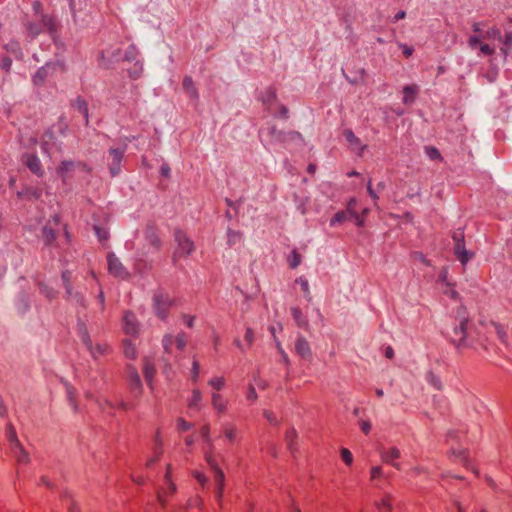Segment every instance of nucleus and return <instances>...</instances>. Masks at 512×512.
I'll use <instances>...</instances> for the list:
<instances>
[{"mask_svg": "<svg viewBox=\"0 0 512 512\" xmlns=\"http://www.w3.org/2000/svg\"><path fill=\"white\" fill-rule=\"evenodd\" d=\"M174 343V338L171 334H166L163 337L162 345L166 353H171V347Z\"/></svg>", "mask_w": 512, "mask_h": 512, "instance_id": "obj_47", "label": "nucleus"}, {"mask_svg": "<svg viewBox=\"0 0 512 512\" xmlns=\"http://www.w3.org/2000/svg\"><path fill=\"white\" fill-rule=\"evenodd\" d=\"M5 50L12 55H14L15 58L20 59L23 56L22 50L20 48V45L17 41H10L4 46Z\"/></svg>", "mask_w": 512, "mask_h": 512, "instance_id": "obj_32", "label": "nucleus"}, {"mask_svg": "<svg viewBox=\"0 0 512 512\" xmlns=\"http://www.w3.org/2000/svg\"><path fill=\"white\" fill-rule=\"evenodd\" d=\"M417 86L416 85H407L403 88V103L404 104H411L414 102L415 95L417 93Z\"/></svg>", "mask_w": 512, "mask_h": 512, "instance_id": "obj_29", "label": "nucleus"}, {"mask_svg": "<svg viewBox=\"0 0 512 512\" xmlns=\"http://www.w3.org/2000/svg\"><path fill=\"white\" fill-rule=\"evenodd\" d=\"M211 404L213 408L219 412L223 413L226 410V404L227 402L224 400V398L217 392H213L211 395Z\"/></svg>", "mask_w": 512, "mask_h": 512, "instance_id": "obj_27", "label": "nucleus"}, {"mask_svg": "<svg viewBox=\"0 0 512 512\" xmlns=\"http://www.w3.org/2000/svg\"><path fill=\"white\" fill-rule=\"evenodd\" d=\"M297 438V432L294 428H291L286 432L285 440L290 450H293L294 442Z\"/></svg>", "mask_w": 512, "mask_h": 512, "instance_id": "obj_41", "label": "nucleus"}, {"mask_svg": "<svg viewBox=\"0 0 512 512\" xmlns=\"http://www.w3.org/2000/svg\"><path fill=\"white\" fill-rule=\"evenodd\" d=\"M224 436L229 442H234L238 435V430L235 426H225L224 427Z\"/></svg>", "mask_w": 512, "mask_h": 512, "instance_id": "obj_37", "label": "nucleus"}, {"mask_svg": "<svg viewBox=\"0 0 512 512\" xmlns=\"http://www.w3.org/2000/svg\"><path fill=\"white\" fill-rule=\"evenodd\" d=\"M350 215H349V212H347L346 210L345 211H339L335 214V216L331 219L330 221V225L331 226H334L336 224H342L344 223L346 220L350 219Z\"/></svg>", "mask_w": 512, "mask_h": 512, "instance_id": "obj_36", "label": "nucleus"}, {"mask_svg": "<svg viewBox=\"0 0 512 512\" xmlns=\"http://www.w3.org/2000/svg\"><path fill=\"white\" fill-rule=\"evenodd\" d=\"M356 204H357V201L355 198H351L348 203H347V207H346V211L349 212V215H356Z\"/></svg>", "mask_w": 512, "mask_h": 512, "instance_id": "obj_57", "label": "nucleus"}, {"mask_svg": "<svg viewBox=\"0 0 512 512\" xmlns=\"http://www.w3.org/2000/svg\"><path fill=\"white\" fill-rule=\"evenodd\" d=\"M94 230H95V233L97 235V237L99 238V240H106L108 238V232L99 227V226H94Z\"/></svg>", "mask_w": 512, "mask_h": 512, "instance_id": "obj_59", "label": "nucleus"}, {"mask_svg": "<svg viewBox=\"0 0 512 512\" xmlns=\"http://www.w3.org/2000/svg\"><path fill=\"white\" fill-rule=\"evenodd\" d=\"M6 437L11 449H20L21 442L19 441L16 430L11 423L7 424Z\"/></svg>", "mask_w": 512, "mask_h": 512, "instance_id": "obj_21", "label": "nucleus"}, {"mask_svg": "<svg viewBox=\"0 0 512 512\" xmlns=\"http://www.w3.org/2000/svg\"><path fill=\"white\" fill-rule=\"evenodd\" d=\"M458 325L453 328V334L451 335V341L457 346L461 347L465 344L466 338V326L469 321L468 316L464 308L460 307L457 310Z\"/></svg>", "mask_w": 512, "mask_h": 512, "instance_id": "obj_4", "label": "nucleus"}, {"mask_svg": "<svg viewBox=\"0 0 512 512\" xmlns=\"http://www.w3.org/2000/svg\"><path fill=\"white\" fill-rule=\"evenodd\" d=\"M98 61H99V65L105 69H108L111 67L113 61L110 60V59H106V56L104 54V52H101L99 54V58H98Z\"/></svg>", "mask_w": 512, "mask_h": 512, "instance_id": "obj_52", "label": "nucleus"}, {"mask_svg": "<svg viewBox=\"0 0 512 512\" xmlns=\"http://www.w3.org/2000/svg\"><path fill=\"white\" fill-rule=\"evenodd\" d=\"M41 292L48 298H54L56 295V291L46 285H41Z\"/></svg>", "mask_w": 512, "mask_h": 512, "instance_id": "obj_61", "label": "nucleus"}, {"mask_svg": "<svg viewBox=\"0 0 512 512\" xmlns=\"http://www.w3.org/2000/svg\"><path fill=\"white\" fill-rule=\"evenodd\" d=\"M137 56V49L135 46L131 45L125 52L124 59L128 62L134 61Z\"/></svg>", "mask_w": 512, "mask_h": 512, "instance_id": "obj_49", "label": "nucleus"}, {"mask_svg": "<svg viewBox=\"0 0 512 512\" xmlns=\"http://www.w3.org/2000/svg\"><path fill=\"white\" fill-rule=\"evenodd\" d=\"M296 353L304 359L311 357V348L308 341L303 336H298L295 343Z\"/></svg>", "mask_w": 512, "mask_h": 512, "instance_id": "obj_17", "label": "nucleus"}, {"mask_svg": "<svg viewBox=\"0 0 512 512\" xmlns=\"http://www.w3.org/2000/svg\"><path fill=\"white\" fill-rule=\"evenodd\" d=\"M62 70L63 65L60 62H48L36 71L32 81L35 85H42L48 78Z\"/></svg>", "mask_w": 512, "mask_h": 512, "instance_id": "obj_5", "label": "nucleus"}, {"mask_svg": "<svg viewBox=\"0 0 512 512\" xmlns=\"http://www.w3.org/2000/svg\"><path fill=\"white\" fill-rule=\"evenodd\" d=\"M453 240L455 242L454 254L457 257V259L461 262V264L465 265L474 257V253L472 251L466 250L464 236L461 232H455L453 234Z\"/></svg>", "mask_w": 512, "mask_h": 512, "instance_id": "obj_7", "label": "nucleus"}, {"mask_svg": "<svg viewBox=\"0 0 512 512\" xmlns=\"http://www.w3.org/2000/svg\"><path fill=\"white\" fill-rule=\"evenodd\" d=\"M492 326L494 327V330L497 334V336L499 337V339L503 342V343H506L507 342V333H506V330L504 329V327H502L500 324L498 323H492Z\"/></svg>", "mask_w": 512, "mask_h": 512, "instance_id": "obj_43", "label": "nucleus"}, {"mask_svg": "<svg viewBox=\"0 0 512 512\" xmlns=\"http://www.w3.org/2000/svg\"><path fill=\"white\" fill-rule=\"evenodd\" d=\"M77 110L83 118L85 119V123L88 124V106L87 103L83 100H78L76 104Z\"/></svg>", "mask_w": 512, "mask_h": 512, "instance_id": "obj_42", "label": "nucleus"}, {"mask_svg": "<svg viewBox=\"0 0 512 512\" xmlns=\"http://www.w3.org/2000/svg\"><path fill=\"white\" fill-rule=\"evenodd\" d=\"M107 262L110 274L121 279H125L128 276V272L115 254L109 253L107 256Z\"/></svg>", "mask_w": 512, "mask_h": 512, "instance_id": "obj_12", "label": "nucleus"}, {"mask_svg": "<svg viewBox=\"0 0 512 512\" xmlns=\"http://www.w3.org/2000/svg\"><path fill=\"white\" fill-rule=\"evenodd\" d=\"M76 168H81L84 171L87 170L86 165L83 163H80V162L75 163L72 161H62L60 166L57 169V173L63 179V181H66L68 174Z\"/></svg>", "mask_w": 512, "mask_h": 512, "instance_id": "obj_14", "label": "nucleus"}, {"mask_svg": "<svg viewBox=\"0 0 512 512\" xmlns=\"http://www.w3.org/2000/svg\"><path fill=\"white\" fill-rule=\"evenodd\" d=\"M426 380L429 384H431L432 386H434L436 389H441L442 388V384H441V381L440 379L435 375L433 374L432 372H429L426 376Z\"/></svg>", "mask_w": 512, "mask_h": 512, "instance_id": "obj_46", "label": "nucleus"}, {"mask_svg": "<svg viewBox=\"0 0 512 512\" xmlns=\"http://www.w3.org/2000/svg\"><path fill=\"white\" fill-rule=\"evenodd\" d=\"M123 352L127 358H136V348L135 345L130 340L123 341Z\"/></svg>", "mask_w": 512, "mask_h": 512, "instance_id": "obj_34", "label": "nucleus"}, {"mask_svg": "<svg viewBox=\"0 0 512 512\" xmlns=\"http://www.w3.org/2000/svg\"><path fill=\"white\" fill-rule=\"evenodd\" d=\"M45 28L52 38H55L56 33V25L54 20L49 16H42L41 20L38 23L35 22H27L25 23V29L27 36L31 39H34L36 36L40 34L42 29Z\"/></svg>", "mask_w": 512, "mask_h": 512, "instance_id": "obj_3", "label": "nucleus"}, {"mask_svg": "<svg viewBox=\"0 0 512 512\" xmlns=\"http://www.w3.org/2000/svg\"><path fill=\"white\" fill-rule=\"evenodd\" d=\"M143 374L147 384L153 389V379L156 374V368L154 362L148 357L143 359Z\"/></svg>", "mask_w": 512, "mask_h": 512, "instance_id": "obj_16", "label": "nucleus"}, {"mask_svg": "<svg viewBox=\"0 0 512 512\" xmlns=\"http://www.w3.org/2000/svg\"><path fill=\"white\" fill-rule=\"evenodd\" d=\"M127 369H128V378H129L131 388L133 390H137L138 393H141L142 392V383H141V379H140V376H139L136 368L129 365L127 367Z\"/></svg>", "mask_w": 512, "mask_h": 512, "instance_id": "obj_20", "label": "nucleus"}, {"mask_svg": "<svg viewBox=\"0 0 512 512\" xmlns=\"http://www.w3.org/2000/svg\"><path fill=\"white\" fill-rule=\"evenodd\" d=\"M481 39H482V36H478V35H471L468 39V44L469 46L474 49L476 48L478 45L480 46L481 44Z\"/></svg>", "mask_w": 512, "mask_h": 512, "instance_id": "obj_55", "label": "nucleus"}, {"mask_svg": "<svg viewBox=\"0 0 512 512\" xmlns=\"http://www.w3.org/2000/svg\"><path fill=\"white\" fill-rule=\"evenodd\" d=\"M205 459H206V462L207 464L209 465L210 469L215 473L216 471H220L221 468L219 467V465L217 464L216 460L214 459V457L212 456L211 452H207L205 454Z\"/></svg>", "mask_w": 512, "mask_h": 512, "instance_id": "obj_45", "label": "nucleus"}, {"mask_svg": "<svg viewBox=\"0 0 512 512\" xmlns=\"http://www.w3.org/2000/svg\"><path fill=\"white\" fill-rule=\"evenodd\" d=\"M261 100L263 104L267 107V109H271L273 104L277 102V95L274 89L268 88L266 89L261 96Z\"/></svg>", "mask_w": 512, "mask_h": 512, "instance_id": "obj_24", "label": "nucleus"}, {"mask_svg": "<svg viewBox=\"0 0 512 512\" xmlns=\"http://www.w3.org/2000/svg\"><path fill=\"white\" fill-rule=\"evenodd\" d=\"M170 470H171V466L168 465L167 467V473L165 475V480L167 481L168 483V486H169V490L171 493H174L176 491V486L173 482H171L170 480Z\"/></svg>", "mask_w": 512, "mask_h": 512, "instance_id": "obj_62", "label": "nucleus"}, {"mask_svg": "<svg viewBox=\"0 0 512 512\" xmlns=\"http://www.w3.org/2000/svg\"><path fill=\"white\" fill-rule=\"evenodd\" d=\"M176 425L179 431H187L192 427V424L187 422L183 418H178L176 421Z\"/></svg>", "mask_w": 512, "mask_h": 512, "instance_id": "obj_51", "label": "nucleus"}, {"mask_svg": "<svg viewBox=\"0 0 512 512\" xmlns=\"http://www.w3.org/2000/svg\"><path fill=\"white\" fill-rule=\"evenodd\" d=\"M11 453L16 458L18 463L26 464L29 462L30 457L28 452L24 449L23 445L20 444V449H11Z\"/></svg>", "mask_w": 512, "mask_h": 512, "instance_id": "obj_31", "label": "nucleus"}, {"mask_svg": "<svg viewBox=\"0 0 512 512\" xmlns=\"http://www.w3.org/2000/svg\"><path fill=\"white\" fill-rule=\"evenodd\" d=\"M425 153L430 160H440L441 154L435 147L428 146L425 148Z\"/></svg>", "mask_w": 512, "mask_h": 512, "instance_id": "obj_44", "label": "nucleus"}, {"mask_svg": "<svg viewBox=\"0 0 512 512\" xmlns=\"http://www.w3.org/2000/svg\"><path fill=\"white\" fill-rule=\"evenodd\" d=\"M371 480H376L383 476V470L381 466H373L370 470Z\"/></svg>", "mask_w": 512, "mask_h": 512, "instance_id": "obj_54", "label": "nucleus"}, {"mask_svg": "<svg viewBox=\"0 0 512 512\" xmlns=\"http://www.w3.org/2000/svg\"><path fill=\"white\" fill-rule=\"evenodd\" d=\"M342 460L347 464L351 465L353 463V455L347 448H342L340 450Z\"/></svg>", "mask_w": 512, "mask_h": 512, "instance_id": "obj_50", "label": "nucleus"}, {"mask_svg": "<svg viewBox=\"0 0 512 512\" xmlns=\"http://www.w3.org/2000/svg\"><path fill=\"white\" fill-rule=\"evenodd\" d=\"M202 401V393L198 389L192 390V396L188 403V406L192 409L200 410V403Z\"/></svg>", "mask_w": 512, "mask_h": 512, "instance_id": "obj_33", "label": "nucleus"}, {"mask_svg": "<svg viewBox=\"0 0 512 512\" xmlns=\"http://www.w3.org/2000/svg\"><path fill=\"white\" fill-rule=\"evenodd\" d=\"M59 226V217L54 215L48 220L42 229L41 238L46 245H51L56 238L57 228Z\"/></svg>", "mask_w": 512, "mask_h": 512, "instance_id": "obj_11", "label": "nucleus"}, {"mask_svg": "<svg viewBox=\"0 0 512 512\" xmlns=\"http://www.w3.org/2000/svg\"><path fill=\"white\" fill-rule=\"evenodd\" d=\"M199 369H200V365H199V362L194 360L193 363H192V369H191V379L196 382L198 380V377H199Z\"/></svg>", "mask_w": 512, "mask_h": 512, "instance_id": "obj_53", "label": "nucleus"}, {"mask_svg": "<svg viewBox=\"0 0 512 512\" xmlns=\"http://www.w3.org/2000/svg\"><path fill=\"white\" fill-rule=\"evenodd\" d=\"M480 51L482 54L484 55H493L495 53V49L492 48L490 45L488 44H480Z\"/></svg>", "mask_w": 512, "mask_h": 512, "instance_id": "obj_60", "label": "nucleus"}, {"mask_svg": "<svg viewBox=\"0 0 512 512\" xmlns=\"http://www.w3.org/2000/svg\"><path fill=\"white\" fill-rule=\"evenodd\" d=\"M483 39H496L498 41H502L501 30L497 27L489 28L483 35Z\"/></svg>", "mask_w": 512, "mask_h": 512, "instance_id": "obj_35", "label": "nucleus"}, {"mask_svg": "<svg viewBox=\"0 0 512 512\" xmlns=\"http://www.w3.org/2000/svg\"><path fill=\"white\" fill-rule=\"evenodd\" d=\"M126 146L122 148H110L108 150V166L111 176H117L120 173V164L122 162Z\"/></svg>", "mask_w": 512, "mask_h": 512, "instance_id": "obj_8", "label": "nucleus"}, {"mask_svg": "<svg viewBox=\"0 0 512 512\" xmlns=\"http://www.w3.org/2000/svg\"><path fill=\"white\" fill-rule=\"evenodd\" d=\"M175 342H176L177 348L179 350H183L187 343L185 334L181 333V334L177 335Z\"/></svg>", "mask_w": 512, "mask_h": 512, "instance_id": "obj_56", "label": "nucleus"}, {"mask_svg": "<svg viewBox=\"0 0 512 512\" xmlns=\"http://www.w3.org/2000/svg\"><path fill=\"white\" fill-rule=\"evenodd\" d=\"M246 398H247V400L252 401V402L257 400L258 395H257L256 390L253 385H249L248 391L246 394Z\"/></svg>", "mask_w": 512, "mask_h": 512, "instance_id": "obj_58", "label": "nucleus"}, {"mask_svg": "<svg viewBox=\"0 0 512 512\" xmlns=\"http://www.w3.org/2000/svg\"><path fill=\"white\" fill-rule=\"evenodd\" d=\"M183 89L192 99H198L199 94L191 77L186 76L183 80Z\"/></svg>", "mask_w": 512, "mask_h": 512, "instance_id": "obj_26", "label": "nucleus"}, {"mask_svg": "<svg viewBox=\"0 0 512 512\" xmlns=\"http://www.w3.org/2000/svg\"><path fill=\"white\" fill-rule=\"evenodd\" d=\"M146 241L154 248L160 247L161 241L157 233V229L153 225H148L145 230Z\"/></svg>", "mask_w": 512, "mask_h": 512, "instance_id": "obj_19", "label": "nucleus"}, {"mask_svg": "<svg viewBox=\"0 0 512 512\" xmlns=\"http://www.w3.org/2000/svg\"><path fill=\"white\" fill-rule=\"evenodd\" d=\"M291 314H292V317H293L294 321L296 322L297 326L302 327V328L308 327V320L302 314V312L299 308H297V307L292 308Z\"/></svg>", "mask_w": 512, "mask_h": 512, "instance_id": "obj_30", "label": "nucleus"}, {"mask_svg": "<svg viewBox=\"0 0 512 512\" xmlns=\"http://www.w3.org/2000/svg\"><path fill=\"white\" fill-rule=\"evenodd\" d=\"M70 278H71V272L64 271L62 273V279H63L64 285H65L66 293L69 298H74L78 303L83 304L82 297L78 293H75V294L72 293V287L69 282Z\"/></svg>", "mask_w": 512, "mask_h": 512, "instance_id": "obj_22", "label": "nucleus"}, {"mask_svg": "<svg viewBox=\"0 0 512 512\" xmlns=\"http://www.w3.org/2000/svg\"><path fill=\"white\" fill-rule=\"evenodd\" d=\"M393 496L389 493L384 494V496L375 502V506L378 510L383 512H391L393 509Z\"/></svg>", "mask_w": 512, "mask_h": 512, "instance_id": "obj_23", "label": "nucleus"}, {"mask_svg": "<svg viewBox=\"0 0 512 512\" xmlns=\"http://www.w3.org/2000/svg\"><path fill=\"white\" fill-rule=\"evenodd\" d=\"M502 43L500 51L504 57H507L512 49V31H507L504 36H502Z\"/></svg>", "mask_w": 512, "mask_h": 512, "instance_id": "obj_28", "label": "nucleus"}, {"mask_svg": "<svg viewBox=\"0 0 512 512\" xmlns=\"http://www.w3.org/2000/svg\"><path fill=\"white\" fill-rule=\"evenodd\" d=\"M379 454L382 462L391 465L397 470H401L400 463L396 462L401 457V451L396 446L381 448Z\"/></svg>", "mask_w": 512, "mask_h": 512, "instance_id": "obj_10", "label": "nucleus"}, {"mask_svg": "<svg viewBox=\"0 0 512 512\" xmlns=\"http://www.w3.org/2000/svg\"><path fill=\"white\" fill-rule=\"evenodd\" d=\"M300 263H301V255L296 250H293L291 255L288 258L289 267L292 269H295L296 267H298L300 265Z\"/></svg>", "mask_w": 512, "mask_h": 512, "instance_id": "obj_39", "label": "nucleus"}, {"mask_svg": "<svg viewBox=\"0 0 512 512\" xmlns=\"http://www.w3.org/2000/svg\"><path fill=\"white\" fill-rule=\"evenodd\" d=\"M174 239L177 247L173 253V262H176L178 258L189 256L195 250L193 241L181 230H175Z\"/></svg>", "mask_w": 512, "mask_h": 512, "instance_id": "obj_2", "label": "nucleus"}, {"mask_svg": "<svg viewBox=\"0 0 512 512\" xmlns=\"http://www.w3.org/2000/svg\"><path fill=\"white\" fill-rule=\"evenodd\" d=\"M155 314L160 319H165L168 315V310L172 305V299L163 293H157L153 297Z\"/></svg>", "mask_w": 512, "mask_h": 512, "instance_id": "obj_9", "label": "nucleus"}, {"mask_svg": "<svg viewBox=\"0 0 512 512\" xmlns=\"http://www.w3.org/2000/svg\"><path fill=\"white\" fill-rule=\"evenodd\" d=\"M11 65H12V60L9 57H4L0 61V68L5 71H9L11 68Z\"/></svg>", "mask_w": 512, "mask_h": 512, "instance_id": "obj_63", "label": "nucleus"}, {"mask_svg": "<svg viewBox=\"0 0 512 512\" xmlns=\"http://www.w3.org/2000/svg\"><path fill=\"white\" fill-rule=\"evenodd\" d=\"M79 334L82 342L86 346V348L90 351L93 358H97L100 355H105L108 353L109 346L107 344H97L93 346L90 336L88 334L87 328L84 324L79 325Z\"/></svg>", "mask_w": 512, "mask_h": 512, "instance_id": "obj_6", "label": "nucleus"}, {"mask_svg": "<svg viewBox=\"0 0 512 512\" xmlns=\"http://www.w3.org/2000/svg\"><path fill=\"white\" fill-rule=\"evenodd\" d=\"M201 435H202L203 439L209 445L210 450H212L213 449V444H212V441H211V438H210V427H209V425H204L201 428Z\"/></svg>", "mask_w": 512, "mask_h": 512, "instance_id": "obj_48", "label": "nucleus"}, {"mask_svg": "<svg viewBox=\"0 0 512 512\" xmlns=\"http://www.w3.org/2000/svg\"><path fill=\"white\" fill-rule=\"evenodd\" d=\"M296 283L300 285L301 287V290L303 291L305 297L307 298V300H311V293H310V289H309V283H308V280L304 277H299L296 279Z\"/></svg>", "mask_w": 512, "mask_h": 512, "instance_id": "obj_38", "label": "nucleus"}, {"mask_svg": "<svg viewBox=\"0 0 512 512\" xmlns=\"http://www.w3.org/2000/svg\"><path fill=\"white\" fill-rule=\"evenodd\" d=\"M343 136H344L345 140L348 142V144L350 145V147L353 150H359V154L361 155L362 151L365 149L366 146H363L361 144V140L357 136H355L353 131L350 129H346L343 132Z\"/></svg>", "mask_w": 512, "mask_h": 512, "instance_id": "obj_18", "label": "nucleus"}, {"mask_svg": "<svg viewBox=\"0 0 512 512\" xmlns=\"http://www.w3.org/2000/svg\"><path fill=\"white\" fill-rule=\"evenodd\" d=\"M23 161L29 170L37 176H42L44 171L40 159L33 154H26L23 156Z\"/></svg>", "mask_w": 512, "mask_h": 512, "instance_id": "obj_15", "label": "nucleus"}, {"mask_svg": "<svg viewBox=\"0 0 512 512\" xmlns=\"http://www.w3.org/2000/svg\"><path fill=\"white\" fill-rule=\"evenodd\" d=\"M214 478L216 482V496L219 502H221L224 484H225V475L222 470L216 471L214 473Z\"/></svg>", "mask_w": 512, "mask_h": 512, "instance_id": "obj_25", "label": "nucleus"}, {"mask_svg": "<svg viewBox=\"0 0 512 512\" xmlns=\"http://www.w3.org/2000/svg\"><path fill=\"white\" fill-rule=\"evenodd\" d=\"M208 384L216 391L223 389L225 379L223 377H214L208 381Z\"/></svg>", "mask_w": 512, "mask_h": 512, "instance_id": "obj_40", "label": "nucleus"}, {"mask_svg": "<svg viewBox=\"0 0 512 512\" xmlns=\"http://www.w3.org/2000/svg\"><path fill=\"white\" fill-rule=\"evenodd\" d=\"M439 281H441L442 283H445L447 286L450 285L449 282H448V270H447V268H443L440 271Z\"/></svg>", "mask_w": 512, "mask_h": 512, "instance_id": "obj_64", "label": "nucleus"}, {"mask_svg": "<svg viewBox=\"0 0 512 512\" xmlns=\"http://www.w3.org/2000/svg\"><path fill=\"white\" fill-rule=\"evenodd\" d=\"M122 327L125 334L135 336L139 331V322L132 312H126L123 316Z\"/></svg>", "mask_w": 512, "mask_h": 512, "instance_id": "obj_13", "label": "nucleus"}, {"mask_svg": "<svg viewBox=\"0 0 512 512\" xmlns=\"http://www.w3.org/2000/svg\"><path fill=\"white\" fill-rule=\"evenodd\" d=\"M260 137L263 141L268 142H285L288 139H300L301 135L298 132L285 133L276 128L273 124H268L260 130Z\"/></svg>", "mask_w": 512, "mask_h": 512, "instance_id": "obj_1", "label": "nucleus"}]
</instances>
